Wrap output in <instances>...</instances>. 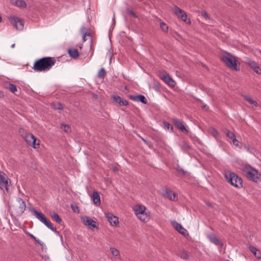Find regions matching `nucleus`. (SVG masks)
<instances>
[{"instance_id":"obj_1","label":"nucleus","mask_w":261,"mask_h":261,"mask_svg":"<svg viewBox=\"0 0 261 261\" xmlns=\"http://www.w3.org/2000/svg\"><path fill=\"white\" fill-rule=\"evenodd\" d=\"M56 60L52 57H44L37 60L33 66V69L37 72L48 71L55 64Z\"/></svg>"},{"instance_id":"obj_2","label":"nucleus","mask_w":261,"mask_h":261,"mask_svg":"<svg viewBox=\"0 0 261 261\" xmlns=\"http://www.w3.org/2000/svg\"><path fill=\"white\" fill-rule=\"evenodd\" d=\"M30 211L37 219L43 223L48 228L59 235L61 239H63L62 234H61L59 231L57 230V229L53 226V224L47 220L46 218L43 214L39 213L34 208H30Z\"/></svg>"},{"instance_id":"obj_3","label":"nucleus","mask_w":261,"mask_h":261,"mask_svg":"<svg viewBox=\"0 0 261 261\" xmlns=\"http://www.w3.org/2000/svg\"><path fill=\"white\" fill-rule=\"evenodd\" d=\"M243 174L249 179L254 182H258L260 180V174L258 171L250 165H246L242 168Z\"/></svg>"},{"instance_id":"obj_4","label":"nucleus","mask_w":261,"mask_h":261,"mask_svg":"<svg viewBox=\"0 0 261 261\" xmlns=\"http://www.w3.org/2000/svg\"><path fill=\"white\" fill-rule=\"evenodd\" d=\"M134 211L137 218L141 221L147 222L149 220V212L144 205L137 204L134 206Z\"/></svg>"},{"instance_id":"obj_5","label":"nucleus","mask_w":261,"mask_h":261,"mask_svg":"<svg viewBox=\"0 0 261 261\" xmlns=\"http://www.w3.org/2000/svg\"><path fill=\"white\" fill-rule=\"evenodd\" d=\"M225 177L226 180L232 186L239 189L243 187L242 179L235 173L228 172L225 173Z\"/></svg>"},{"instance_id":"obj_6","label":"nucleus","mask_w":261,"mask_h":261,"mask_svg":"<svg viewBox=\"0 0 261 261\" xmlns=\"http://www.w3.org/2000/svg\"><path fill=\"white\" fill-rule=\"evenodd\" d=\"M11 211L16 216H21L24 212L26 208V204L25 201L21 198H17L16 202L11 207Z\"/></svg>"},{"instance_id":"obj_7","label":"nucleus","mask_w":261,"mask_h":261,"mask_svg":"<svg viewBox=\"0 0 261 261\" xmlns=\"http://www.w3.org/2000/svg\"><path fill=\"white\" fill-rule=\"evenodd\" d=\"M221 61L228 67L235 70H239L237 68V60L234 56L228 54L221 56Z\"/></svg>"},{"instance_id":"obj_8","label":"nucleus","mask_w":261,"mask_h":261,"mask_svg":"<svg viewBox=\"0 0 261 261\" xmlns=\"http://www.w3.org/2000/svg\"><path fill=\"white\" fill-rule=\"evenodd\" d=\"M173 11L176 16L187 23H190V19H188V15L186 12L178 7L175 6L173 9Z\"/></svg>"},{"instance_id":"obj_9","label":"nucleus","mask_w":261,"mask_h":261,"mask_svg":"<svg viewBox=\"0 0 261 261\" xmlns=\"http://www.w3.org/2000/svg\"><path fill=\"white\" fill-rule=\"evenodd\" d=\"M159 76L161 79H162L164 82H165L168 85L174 87L175 85V81L172 79V78L170 76V75L165 72L162 71L159 73Z\"/></svg>"},{"instance_id":"obj_10","label":"nucleus","mask_w":261,"mask_h":261,"mask_svg":"<svg viewBox=\"0 0 261 261\" xmlns=\"http://www.w3.org/2000/svg\"><path fill=\"white\" fill-rule=\"evenodd\" d=\"M23 138L27 143L33 147L34 148H36V137L31 133H27L23 136Z\"/></svg>"},{"instance_id":"obj_11","label":"nucleus","mask_w":261,"mask_h":261,"mask_svg":"<svg viewBox=\"0 0 261 261\" xmlns=\"http://www.w3.org/2000/svg\"><path fill=\"white\" fill-rule=\"evenodd\" d=\"M9 178L4 173H0V188L5 189L8 192Z\"/></svg>"},{"instance_id":"obj_12","label":"nucleus","mask_w":261,"mask_h":261,"mask_svg":"<svg viewBox=\"0 0 261 261\" xmlns=\"http://www.w3.org/2000/svg\"><path fill=\"white\" fill-rule=\"evenodd\" d=\"M11 23L16 28L17 30H22L23 28L24 23L22 19L16 17H11L10 18Z\"/></svg>"},{"instance_id":"obj_13","label":"nucleus","mask_w":261,"mask_h":261,"mask_svg":"<svg viewBox=\"0 0 261 261\" xmlns=\"http://www.w3.org/2000/svg\"><path fill=\"white\" fill-rule=\"evenodd\" d=\"M246 63L247 65H248L251 68H252L253 71L256 73L257 74H261V69L257 65V63L249 59H247Z\"/></svg>"},{"instance_id":"obj_14","label":"nucleus","mask_w":261,"mask_h":261,"mask_svg":"<svg viewBox=\"0 0 261 261\" xmlns=\"http://www.w3.org/2000/svg\"><path fill=\"white\" fill-rule=\"evenodd\" d=\"M83 223L88 226L90 228H94L96 227V222L89 217L85 216L82 218Z\"/></svg>"},{"instance_id":"obj_15","label":"nucleus","mask_w":261,"mask_h":261,"mask_svg":"<svg viewBox=\"0 0 261 261\" xmlns=\"http://www.w3.org/2000/svg\"><path fill=\"white\" fill-rule=\"evenodd\" d=\"M105 216L111 225L116 226L118 224L119 221L118 218L114 216L112 213H105Z\"/></svg>"},{"instance_id":"obj_16","label":"nucleus","mask_w":261,"mask_h":261,"mask_svg":"<svg viewBox=\"0 0 261 261\" xmlns=\"http://www.w3.org/2000/svg\"><path fill=\"white\" fill-rule=\"evenodd\" d=\"M173 122L175 126L182 132H188V130L186 128L185 125L183 124L182 121L181 120L177 118H173Z\"/></svg>"},{"instance_id":"obj_17","label":"nucleus","mask_w":261,"mask_h":261,"mask_svg":"<svg viewBox=\"0 0 261 261\" xmlns=\"http://www.w3.org/2000/svg\"><path fill=\"white\" fill-rule=\"evenodd\" d=\"M210 241L216 246H223V243L220 239L214 233L210 234L207 236Z\"/></svg>"},{"instance_id":"obj_18","label":"nucleus","mask_w":261,"mask_h":261,"mask_svg":"<svg viewBox=\"0 0 261 261\" xmlns=\"http://www.w3.org/2000/svg\"><path fill=\"white\" fill-rule=\"evenodd\" d=\"M129 98L131 100L135 101H140L144 104H147L148 102L147 99L143 95H129Z\"/></svg>"},{"instance_id":"obj_19","label":"nucleus","mask_w":261,"mask_h":261,"mask_svg":"<svg viewBox=\"0 0 261 261\" xmlns=\"http://www.w3.org/2000/svg\"><path fill=\"white\" fill-rule=\"evenodd\" d=\"M171 224L174 228L181 234L185 235L187 232L186 229H185L182 226L177 222L173 221L171 222Z\"/></svg>"},{"instance_id":"obj_20","label":"nucleus","mask_w":261,"mask_h":261,"mask_svg":"<svg viewBox=\"0 0 261 261\" xmlns=\"http://www.w3.org/2000/svg\"><path fill=\"white\" fill-rule=\"evenodd\" d=\"M165 196L166 197L172 201H176L177 200V194L169 190L166 191Z\"/></svg>"},{"instance_id":"obj_21","label":"nucleus","mask_w":261,"mask_h":261,"mask_svg":"<svg viewBox=\"0 0 261 261\" xmlns=\"http://www.w3.org/2000/svg\"><path fill=\"white\" fill-rule=\"evenodd\" d=\"M248 249L257 259L261 258V251L259 250L252 245H249Z\"/></svg>"},{"instance_id":"obj_22","label":"nucleus","mask_w":261,"mask_h":261,"mask_svg":"<svg viewBox=\"0 0 261 261\" xmlns=\"http://www.w3.org/2000/svg\"><path fill=\"white\" fill-rule=\"evenodd\" d=\"M91 197L94 204L98 205L100 204V198L98 193L97 191H94Z\"/></svg>"},{"instance_id":"obj_23","label":"nucleus","mask_w":261,"mask_h":261,"mask_svg":"<svg viewBox=\"0 0 261 261\" xmlns=\"http://www.w3.org/2000/svg\"><path fill=\"white\" fill-rule=\"evenodd\" d=\"M81 32L82 34V38L83 41L85 42L87 40L86 37L87 36H90L91 34L88 32L87 29L85 27H82L81 29Z\"/></svg>"},{"instance_id":"obj_24","label":"nucleus","mask_w":261,"mask_h":261,"mask_svg":"<svg viewBox=\"0 0 261 261\" xmlns=\"http://www.w3.org/2000/svg\"><path fill=\"white\" fill-rule=\"evenodd\" d=\"M68 52L70 56L74 59H76L79 56L78 50L76 48L69 49Z\"/></svg>"},{"instance_id":"obj_25","label":"nucleus","mask_w":261,"mask_h":261,"mask_svg":"<svg viewBox=\"0 0 261 261\" xmlns=\"http://www.w3.org/2000/svg\"><path fill=\"white\" fill-rule=\"evenodd\" d=\"M244 98L245 100L247 101L250 104L254 105L255 107L258 106L257 102L253 100L252 97L250 96L245 95L244 96Z\"/></svg>"},{"instance_id":"obj_26","label":"nucleus","mask_w":261,"mask_h":261,"mask_svg":"<svg viewBox=\"0 0 261 261\" xmlns=\"http://www.w3.org/2000/svg\"><path fill=\"white\" fill-rule=\"evenodd\" d=\"M6 88L11 92L15 93V92L17 91V87L15 85L11 83H8Z\"/></svg>"},{"instance_id":"obj_27","label":"nucleus","mask_w":261,"mask_h":261,"mask_svg":"<svg viewBox=\"0 0 261 261\" xmlns=\"http://www.w3.org/2000/svg\"><path fill=\"white\" fill-rule=\"evenodd\" d=\"M50 216L59 224H61L62 222V220L59 215L55 212H53V214L50 215Z\"/></svg>"},{"instance_id":"obj_28","label":"nucleus","mask_w":261,"mask_h":261,"mask_svg":"<svg viewBox=\"0 0 261 261\" xmlns=\"http://www.w3.org/2000/svg\"><path fill=\"white\" fill-rule=\"evenodd\" d=\"M106 75V72L103 68H101L98 71L97 77L100 79H103Z\"/></svg>"},{"instance_id":"obj_29","label":"nucleus","mask_w":261,"mask_h":261,"mask_svg":"<svg viewBox=\"0 0 261 261\" xmlns=\"http://www.w3.org/2000/svg\"><path fill=\"white\" fill-rule=\"evenodd\" d=\"M110 250L113 255L117 258H119L120 256L119 251L116 248L113 247L110 248Z\"/></svg>"},{"instance_id":"obj_30","label":"nucleus","mask_w":261,"mask_h":261,"mask_svg":"<svg viewBox=\"0 0 261 261\" xmlns=\"http://www.w3.org/2000/svg\"><path fill=\"white\" fill-rule=\"evenodd\" d=\"M15 4L17 6L19 7L24 8L26 6V3L23 0H16Z\"/></svg>"},{"instance_id":"obj_31","label":"nucleus","mask_w":261,"mask_h":261,"mask_svg":"<svg viewBox=\"0 0 261 261\" xmlns=\"http://www.w3.org/2000/svg\"><path fill=\"white\" fill-rule=\"evenodd\" d=\"M179 256L184 259H188L189 258V255L186 251H181L179 253Z\"/></svg>"},{"instance_id":"obj_32","label":"nucleus","mask_w":261,"mask_h":261,"mask_svg":"<svg viewBox=\"0 0 261 261\" xmlns=\"http://www.w3.org/2000/svg\"><path fill=\"white\" fill-rule=\"evenodd\" d=\"M226 135L228 138L232 140L236 138L234 134L228 130H226Z\"/></svg>"},{"instance_id":"obj_33","label":"nucleus","mask_w":261,"mask_h":261,"mask_svg":"<svg viewBox=\"0 0 261 261\" xmlns=\"http://www.w3.org/2000/svg\"><path fill=\"white\" fill-rule=\"evenodd\" d=\"M160 28L165 32H167L168 31V27L167 24L163 22L160 23Z\"/></svg>"},{"instance_id":"obj_34","label":"nucleus","mask_w":261,"mask_h":261,"mask_svg":"<svg viewBox=\"0 0 261 261\" xmlns=\"http://www.w3.org/2000/svg\"><path fill=\"white\" fill-rule=\"evenodd\" d=\"M61 128L65 132H69L71 130L70 127L67 124H62Z\"/></svg>"},{"instance_id":"obj_35","label":"nucleus","mask_w":261,"mask_h":261,"mask_svg":"<svg viewBox=\"0 0 261 261\" xmlns=\"http://www.w3.org/2000/svg\"><path fill=\"white\" fill-rule=\"evenodd\" d=\"M126 13L132 16V17H134V18H137V15L135 13V12L132 10L131 9H126Z\"/></svg>"},{"instance_id":"obj_36","label":"nucleus","mask_w":261,"mask_h":261,"mask_svg":"<svg viewBox=\"0 0 261 261\" xmlns=\"http://www.w3.org/2000/svg\"><path fill=\"white\" fill-rule=\"evenodd\" d=\"M164 126L167 128L168 130L171 131H173V127L171 124L167 122H164Z\"/></svg>"},{"instance_id":"obj_37","label":"nucleus","mask_w":261,"mask_h":261,"mask_svg":"<svg viewBox=\"0 0 261 261\" xmlns=\"http://www.w3.org/2000/svg\"><path fill=\"white\" fill-rule=\"evenodd\" d=\"M28 234H29V236L31 238L33 239L37 243L39 244L40 245H43V243L41 241H40L39 240H38L37 238H36L33 234L30 233H29Z\"/></svg>"},{"instance_id":"obj_38","label":"nucleus","mask_w":261,"mask_h":261,"mask_svg":"<svg viewBox=\"0 0 261 261\" xmlns=\"http://www.w3.org/2000/svg\"><path fill=\"white\" fill-rule=\"evenodd\" d=\"M112 98L115 102L118 103L120 102V100L121 99V98L118 95H113Z\"/></svg>"},{"instance_id":"obj_39","label":"nucleus","mask_w":261,"mask_h":261,"mask_svg":"<svg viewBox=\"0 0 261 261\" xmlns=\"http://www.w3.org/2000/svg\"><path fill=\"white\" fill-rule=\"evenodd\" d=\"M232 141L234 146H236V147H238L239 148H241V143L236 139V138L233 139Z\"/></svg>"},{"instance_id":"obj_40","label":"nucleus","mask_w":261,"mask_h":261,"mask_svg":"<svg viewBox=\"0 0 261 261\" xmlns=\"http://www.w3.org/2000/svg\"><path fill=\"white\" fill-rule=\"evenodd\" d=\"M119 104L120 106H126L128 104V102L125 99L121 98L120 100V102H119Z\"/></svg>"},{"instance_id":"obj_41","label":"nucleus","mask_w":261,"mask_h":261,"mask_svg":"<svg viewBox=\"0 0 261 261\" xmlns=\"http://www.w3.org/2000/svg\"><path fill=\"white\" fill-rule=\"evenodd\" d=\"M202 16L205 19V20H210V18L208 16V13L205 12V11H204L202 13Z\"/></svg>"},{"instance_id":"obj_42","label":"nucleus","mask_w":261,"mask_h":261,"mask_svg":"<svg viewBox=\"0 0 261 261\" xmlns=\"http://www.w3.org/2000/svg\"><path fill=\"white\" fill-rule=\"evenodd\" d=\"M57 106H55V109H58V110L63 109V106L61 103L58 102L57 103Z\"/></svg>"},{"instance_id":"obj_43","label":"nucleus","mask_w":261,"mask_h":261,"mask_svg":"<svg viewBox=\"0 0 261 261\" xmlns=\"http://www.w3.org/2000/svg\"><path fill=\"white\" fill-rule=\"evenodd\" d=\"M212 134L215 137H217L218 136V132L215 129H213Z\"/></svg>"},{"instance_id":"obj_44","label":"nucleus","mask_w":261,"mask_h":261,"mask_svg":"<svg viewBox=\"0 0 261 261\" xmlns=\"http://www.w3.org/2000/svg\"><path fill=\"white\" fill-rule=\"evenodd\" d=\"M4 94L2 91H0V98H2L4 97Z\"/></svg>"},{"instance_id":"obj_45","label":"nucleus","mask_w":261,"mask_h":261,"mask_svg":"<svg viewBox=\"0 0 261 261\" xmlns=\"http://www.w3.org/2000/svg\"><path fill=\"white\" fill-rule=\"evenodd\" d=\"M179 172L181 173H182V174L184 175L185 174V171L183 170V169H180L179 170Z\"/></svg>"},{"instance_id":"obj_46","label":"nucleus","mask_w":261,"mask_h":261,"mask_svg":"<svg viewBox=\"0 0 261 261\" xmlns=\"http://www.w3.org/2000/svg\"><path fill=\"white\" fill-rule=\"evenodd\" d=\"M71 207H72V210H73V211L74 212H75V208H77V209L78 208V207H77V206H76V207H73V206H71Z\"/></svg>"},{"instance_id":"obj_47","label":"nucleus","mask_w":261,"mask_h":261,"mask_svg":"<svg viewBox=\"0 0 261 261\" xmlns=\"http://www.w3.org/2000/svg\"><path fill=\"white\" fill-rule=\"evenodd\" d=\"M113 22H114V23L115 22V14H114V16H113Z\"/></svg>"},{"instance_id":"obj_48","label":"nucleus","mask_w":261,"mask_h":261,"mask_svg":"<svg viewBox=\"0 0 261 261\" xmlns=\"http://www.w3.org/2000/svg\"><path fill=\"white\" fill-rule=\"evenodd\" d=\"M15 46V44H13L12 45H11V47L12 48H14Z\"/></svg>"},{"instance_id":"obj_49","label":"nucleus","mask_w":261,"mask_h":261,"mask_svg":"<svg viewBox=\"0 0 261 261\" xmlns=\"http://www.w3.org/2000/svg\"><path fill=\"white\" fill-rule=\"evenodd\" d=\"M113 170L114 171H117V169L116 167H115V168H114Z\"/></svg>"},{"instance_id":"obj_50","label":"nucleus","mask_w":261,"mask_h":261,"mask_svg":"<svg viewBox=\"0 0 261 261\" xmlns=\"http://www.w3.org/2000/svg\"><path fill=\"white\" fill-rule=\"evenodd\" d=\"M2 17L0 16V22L2 21Z\"/></svg>"},{"instance_id":"obj_51","label":"nucleus","mask_w":261,"mask_h":261,"mask_svg":"<svg viewBox=\"0 0 261 261\" xmlns=\"http://www.w3.org/2000/svg\"><path fill=\"white\" fill-rule=\"evenodd\" d=\"M142 140H143L144 142H146V141H145L144 139H142Z\"/></svg>"},{"instance_id":"obj_52","label":"nucleus","mask_w":261,"mask_h":261,"mask_svg":"<svg viewBox=\"0 0 261 261\" xmlns=\"http://www.w3.org/2000/svg\"><path fill=\"white\" fill-rule=\"evenodd\" d=\"M227 261H230V260H227Z\"/></svg>"}]
</instances>
